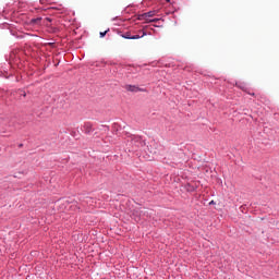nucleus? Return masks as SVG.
I'll list each match as a JSON object with an SVG mask.
<instances>
[{
  "mask_svg": "<svg viewBox=\"0 0 279 279\" xmlns=\"http://www.w3.org/2000/svg\"><path fill=\"white\" fill-rule=\"evenodd\" d=\"M144 36H147V33L143 32L142 36L141 35H134L131 37V40H138V38H143Z\"/></svg>",
  "mask_w": 279,
  "mask_h": 279,
  "instance_id": "f03ea898",
  "label": "nucleus"
},
{
  "mask_svg": "<svg viewBox=\"0 0 279 279\" xmlns=\"http://www.w3.org/2000/svg\"><path fill=\"white\" fill-rule=\"evenodd\" d=\"M123 38H126V40H132V36L130 35V33L123 35Z\"/></svg>",
  "mask_w": 279,
  "mask_h": 279,
  "instance_id": "0eeeda50",
  "label": "nucleus"
},
{
  "mask_svg": "<svg viewBox=\"0 0 279 279\" xmlns=\"http://www.w3.org/2000/svg\"><path fill=\"white\" fill-rule=\"evenodd\" d=\"M146 19H151V16H156V11H149V12H146Z\"/></svg>",
  "mask_w": 279,
  "mask_h": 279,
  "instance_id": "20e7f679",
  "label": "nucleus"
},
{
  "mask_svg": "<svg viewBox=\"0 0 279 279\" xmlns=\"http://www.w3.org/2000/svg\"><path fill=\"white\" fill-rule=\"evenodd\" d=\"M167 1V3H170L171 2V0H166Z\"/></svg>",
  "mask_w": 279,
  "mask_h": 279,
  "instance_id": "1a4fd4ad",
  "label": "nucleus"
},
{
  "mask_svg": "<svg viewBox=\"0 0 279 279\" xmlns=\"http://www.w3.org/2000/svg\"><path fill=\"white\" fill-rule=\"evenodd\" d=\"M147 23H158V19L148 20Z\"/></svg>",
  "mask_w": 279,
  "mask_h": 279,
  "instance_id": "6e6552de",
  "label": "nucleus"
},
{
  "mask_svg": "<svg viewBox=\"0 0 279 279\" xmlns=\"http://www.w3.org/2000/svg\"><path fill=\"white\" fill-rule=\"evenodd\" d=\"M47 21H51V19L47 17Z\"/></svg>",
  "mask_w": 279,
  "mask_h": 279,
  "instance_id": "9b49d317",
  "label": "nucleus"
},
{
  "mask_svg": "<svg viewBox=\"0 0 279 279\" xmlns=\"http://www.w3.org/2000/svg\"><path fill=\"white\" fill-rule=\"evenodd\" d=\"M209 204H215V201H211Z\"/></svg>",
  "mask_w": 279,
  "mask_h": 279,
  "instance_id": "9d476101",
  "label": "nucleus"
},
{
  "mask_svg": "<svg viewBox=\"0 0 279 279\" xmlns=\"http://www.w3.org/2000/svg\"><path fill=\"white\" fill-rule=\"evenodd\" d=\"M137 20H138V21H146V23H147V21H149V20L147 19L146 13L140 14V15L137 16Z\"/></svg>",
  "mask_w": 279,
  "mask_h": 279,
  "instance_id": "7ed1b4c3",
  "label": "nucleus"
},
{
  "mask_svg": "<svg viewBox=\"0 0 279 279\" xmlns=\"http://www.w3.org/2000/svg\"><path fill=\"white\" fill-rule=\"evenodd\" d=\"M109 32H110V29H107L105 32H100V38H104Z\"/></svg>",
  "mask_w": 279,
  "mask_h": 279,
  "instance_id": "423d86ee",
  "label": "nucleus"
},
{
  "mask_svg": "<svg viewBox=\"0 0 279 279\" xmlns=\"http://www.w3.org/2000/svg\"><path fill=\"white\" fill-rule=\"evenodd\" d=\"M124 88L129 93H141V92H143V89L141 87L136 86V85H125Z\"/></svg>",
  "mask_w": 279,
  "mask_h": 279,
  "instance_id": "f257e3e1",
  "label": "nucleus"
},
{
  "mask_svg": "<svg viewBox=\"0 0 279 279\" xmlns=\"http://www.w3.org/2000/svg\"><path fill=\"white\" fill-rule=\"evenodd\" d=\"M40 21H43V17H37V19H33L31 22L36 25L38 23H40Z\"/></svg>",
  "mask_w": 279,
  "mask_h": 279,
  "instance_id": "39448f33",
  "label": "nucleus"
}]
</instances>
